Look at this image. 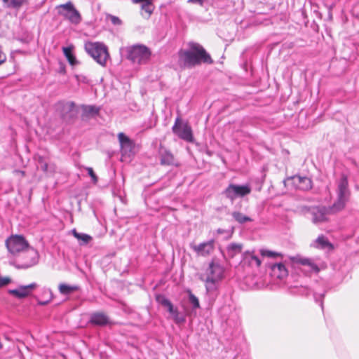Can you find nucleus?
Returning a JSON list of instances; mask_svg holds the SVG:
<instances>
[{
    "instance_id": "nucleus-3",
    "label": "nucleus",
    "mask_w": 359,
    "mask_h": 359,
    "mask_svg": "<svg viewBox=\"0 0 359 359\" xmlns=\"http://www.w3.org/2000/svg\"><path fill=\"white\" fill-rule=\"evenodd\" d=\"M121 54L123 57L132 61L135 65H143L150 60L151 53L146 46L137 44L122 48Z\"/></svg>"
},
{
    "instance_id": "nucleus-45",
    "label": "nucleus",
    "mask_w": 359,
    "mask_h": 359,
    "mask_svg": "<svg viewBox=\"0 0 359 359\" xmlns=\"http://www.w3.org/2000/svg\"><path fill=\"white\" fill-rule=\"evenodd\" d=\"M131 1L133 3V4H139V3H142L143 4L144 2L146 1V0H131Z\"/></svg>"
},
{
    "instance_id": "nucleus-26",
    "label": "nucleus",
    "mask_w": 359,
    "mask_h": 359,
    "mask_svg": "<svg viewBox=\"0 0 359 359\" xmlns=\"http://www.w3.org/2000/svg\"><path fill=\"white\" fill-rule=\"evenodd\" d=\"M156 301L161 304L162 306L167 308L168 311L171 315L175 312L177 308H175L172 302L166 297L162 295H158L156 297Z\"/></svg>"
},
{
    "instance_id": "nucleus-19",
    "label": "nucleus",
    "mask_w": 359,
    "mask_h": 359,
    "mask_svg": "<svg viewBox=\"0 0 359 359\" xmlns=\"http://www.w3.org/2000/svg\"><path fill=\"white\" fill-rule=\"evenodd\" d=\"M37 163V165L40 169L46 173H53L55 170V165L53 163H48V158L46 156L36 154L34 157Z\"/></svg>"
},
{
    "instance_id": "nucleus-18",
    "label": "nucleus",
    "mask_w": 359,
    "mask_h": 359,
    "mask_svg": "<svg viewBox=\"0 0 359 359\" xmlns=\"http://www.w3.org/2000/svg\"><path fill=\"white\" fill-rule=\"evenodd\" d=\"M292 179L296 188L299 190L309 191L312 188V180L309 177L294 175Z\"/></svg>"
},
{
    "instance_id": "nucleus-10",
    "label": "nucleus",
    "mask_w": 359,
    "mask_h": 359,
    "mask_svg": "<svg viewBox=\"0 0 359 359\" xmlns=\"http://www.w3.org/2000/svg\"><path fill=\"white\" fill-rule=\"evenodd\" d=\"M55 109L64 121H68L75 118L77 111L72 101L61 100L55 104Z\"/></svg>"
},
{
    "instance_id": "nucleus-39",
    "label": "nucleus",
    "mask_w": 359,
    "mask_h": 359,
    "mask_svg": "<svg viewBox=\"0 0 359 359\" xmlns=\"http://www.w3.org/2000/svg\"><path fill=\"white\" fill-rule=\"evenodd\" d=\"M106 20H110L111 24L116 26H119L122 25V20L118 17L113 15L111 14H107Z\"/></svg>"
},
{
    "instance_id": "nucleus-7",
    "label": "nucleus",
    "mask_w": 359,
    "mask_h": 359,
    "mask_svg": "<svg viewBox=\"0 0 359 359\" xmlns=\"http://www.w3.org/2000/svg\"><path fill=\"white\" fill-rule=\"evenodd\" d=\"M57 8L58 9V14L63 16L65 19L69 20L72 24L79 25L81 22V15L71 1L57 6Z\"/></svg>"
},
{
    "instance_id": "nucleus-1",
    "label": "nucleus",
    "mask_w": 359,
    "mask_h": 359,
    "mask_svg": "<svg viewBox=\"0 0 359 359\" xmlns=\"http://www.w3.org/2000/svg\"><path fill=\"white\" fill-rule=\"evenodd\" d=\"M178 56L181 62L189 67L214 64V60L210 54L201 44L197 42H189L187 48L179 50Z\"/></svg>"
},
{
    "instance_id": "nucleus-23",
    "label": "nucleus",
    "mask_w": 359,
    "mask_h": 359,
    "mask_svg": "<svg viewBox=\"0 0 359 359\" xmlns=\"http://www.w3.org/2000/svg\"><path fill=\"white\" fill-rule=\"evenodd\" d=\"M298 263H299L302 267L305 268L301 269V271H306L308 272L314 273H318L319 271L318 266L309 259H299Z\"/></svg>"
},
{
    "instance_id": "nucleus-46",
    "label": "nucleus",
    "mask_w": 359,
    "mask_h": 359,
    "mask_svg": "<svg viewBox=\"0 0 359 359\" xmlns=\"http://www.w3.org/2000/svg\"><path fill=\"white\" fill-rule=\"evenodd\" d=\"M153 126H153L151 123H150L149 126H144V128H146V129H149V128H151Z\"/></svg>"
},
{
    "instance_id": "nucleus-16",
    "label": "nucleus",
    "mask_w": 359,
    "mask_h": 359,
    "mask_svg": "<svg viewBox=\"0 0 359 359\" xmlns=\"http://www.w3.org/2000/svg\"><path fill=\"white\" fill-rule=\"evenodd\" d=\"M242 262L244 265L258 268L262 264V260L255 250H248L243 253Z\"/></svg>"
},
{
    "instance_id": "nucleus-27",
    "label": "nucleus",
    "mask_w": 359,
    "mask_h": 359,
    "mask_svg": "<svg viewBox=\"0 0 359 359\" xmlns=\"http://www.w3.org/2000/svg\"><path fill=\"white\" fill-rule=\"evenodd\" d=\"M72 49V46L64 47L62 48L63 53L65 57H67L69 65L72 66H75L79 65V63L76 60V57L74 56V55L73 54Z\"/></svg>"
},
{
    "instance_id": "nucleus-40",
    "label": "nucleus",
    "mask_w": 359,
    "mask_h": 359,
    "mask_svg": "<svg viewBox=\"0 0 359 359\" xmlns=\"http://www.w3.org/2000/svg\"><path fill=\"white\" fill-rule=\"evenodd\" d=\"M86 170L88 174L89 175V176L91 177L93 182L95 184L97 183L98 181V177L94 172L93 169L90 167H86Z\"/></svg>"
},
{
    "instance_id": "nucleus-34",
    "label": "nucleus",
    "mask_w": 359,
    "mask_h": 359,
    "mask_svg": "<svg viewBox=\"0 0 359 359\" xmlns=\"http://www.w3.org/2000/svg\"><path fill=\"white\" fill-rule=\"evenodd\" d=\"M171 316L176 324H182L186 321L185 316L183 314H180L177 309L175 310V312L172 313Z\"/></svg>"
},
{
    "instance_id": "nucleus-21",
    "label": "nucleus",
    "mask_w": 359,
    "mask_h": 359,
    "mask_svg": "<svg viewBox=\"0 0 359 359\" xmlns=\"http://www.w3.org/2000/svg\"><path fill=\"white\" fill-rule=\"evenodd\" d=\"M311 246L318 249L333 248L332 244L326 236L321 234L311 243Z\"/></svg>"
},
{
    "instance_id": "nucleus-5",
    "label": "nucleus",
    "mask_w": 359,
    "mask_h": 359,
    "mask_svg": "<svg viewBox=\"0 0 359 359\" xmlns=\"http://www.w3.org/2000/svg\"><path fill=\"white\" fill-rule=\"evenodd\" d=\"M86 51L100 65H106L109 57L107 46L100 42L88 41L84 46Z\"/></svg>"
},
{
    "instance_id": "nucleus-13",
    "label": "nucleus",
    "mask_w": 359,
    "mask_h": 359,
    "mask_svg": "<svg viewBox=\"0 0 359 359\" xmlns=\"http://www.w3.org/2000/svg\"><path fill=\"white\" fill-rule=\"evenodd\" d=\"M27 261L24 262H15L13 264L14 266L18 269H27L34 265L39 262V255L36 250L34 249H29L24 255Z\"/></svg>"
},
{
    "instance_id": "nucleus-28",
    "label": "nucleus",
    "mask_w": 359,
    "mask_h": 359,
    "mask_svg": "<svg viewBox=\"0 0 359 359\" xmlns=\"http://www.w3.org/2000/svg\"><path fill=\"white\" fill-rule=\"evenodd\" d=\"M8 292L19 299L25 298L29 295L25 285H20L16 289L10 290Z\"/></svg>"
},
{
    "instance_id": "nucleus-36",
    "label": "nucleus",
    "mask_w": 359,
    "mask_h": 359,
    "mask_svg": "<svg viewBox=\"0 0 359 359\" xmlns=\"http://www.w3.org/2000/svg\"><path fill=\"white\" fill-rule=\"evenodd\" d=\"M259 252L262 257H267L270 258L282 257V255L280 253L265 249H261L259 250Z\"/></svg>"
},
{
    "instance_id": "nucleus-33",
    "label": "nucleus",
    "mask_w": 359,
    "mask_h": 359,
    "mask_svg": "<svg viewBox=\"0 0 359 359\" xmlns=\"http://www.w3.org/2000/svg\"><path fill=\"white\" fill-rule=\"evenodd\" d=\"M72 233L74 236L80 241V245H86L92 240V237L90 236L86 233H79L76 229L72 230Z\"/></svg>"
},
{
    "instance_id": "nucleus-48",
    "label": "nucleus",
    "mask_w": 359,
    "mask_h": 359,
    "mask_svg": "<svg viewBox=\"0 0 359 359\" xmlns=\"http://www.w3.org/2000/svg\"><path fill=\"white\" fill-rule=\"evenodd\" d=\"M1 348H2V344H1V343L0 342V349H1Z\"/></svg>"
},
{
    "instance_id": "nucleus-14",
    "label": "nucleus",
    "mask_w": 359,
    "mask_h": 359,
    "mask_svg": "<svg viewBox=\"0 0 359 359\" xmlns=\"http://www.w3.org/2000/svg\"><path fill=\"white\" fill-rule=\"evenodd\" d=\"M118 141L121 146V152L123 156H131L134 152V142L124 133H120L118 135Z\"/></svg>"
},
{
    "instance_id": "nucleus-29",
    "label": "nucleus",
    "mask_w": 359,
    "mask_h": 359,
    "mask_svg": "<svg viewBox=\"0 0 359 359\" xmlns=\"http://www.w3.org/2000/svg\"><path fill=\"white\" fill-rule=\"evenodd\" d=\"M233 219L240 224L252 222V219L239 211H233L231 213Z\"/></svg>"
},
{
    "instance_id": "nucleus-6",
    "label": "nucleus",
    "mask_w": 359,
    "mask_h": 359,
    "mask_svg": "<svg viewBox=\"0 0 359 359\" xmlns=\"http://www.w3.org/2000/svg\"><path fill=\"white\" fill-rule=\"evenodd\" d=\"M250 184H229L222 192V195L233 203L236 198H243L251 193Z\"/></svg>"
},
{
    "instance_id": "nucleus-15",
    "label": "nucleus",
    "mask_w": 359,
    "mask_h": 359,
    "mask_svg": "<svg viewBox=\"0 0 359 359\" xmlns=\"http://www.w3.org/2000/svg\"><path fill=\"white\" fill-rule=\"evenodd\" d=\"M269 269V275L273 280H283L288 275V271L282 262L270 264Z\"/></svg>"
},
{
    "instance_id": "nucleus-38",
    "label": "nucleus",
    "mask_w": 359,
    "mask_h": 359,
    "mask_svg": "<svg viewBox=\"0 0 359 359\" xmlns=\"http://www.w3.org/2000/svg\"><path fill=\"white\" fill-rule=\"evenodd\" d=\"M325 293H326L325 290H323V292H318L317 291H315L313 292L314 299L316 303H318L320 304L322 309H323V298L325 295Z\"/></svg>"
},
{
    "instance_id": "nucleus-11",
    "label": "nucleus",
    "mask_w": 359,
    "mask_h": 359,
    "mask_svg": "<svg viewBox=\"0 0 359 359\" xmlns=\"http://www.w3.org/2000/svg\"><path fill=\"white\" fill-rule=\"evenodd\" d=\"M334 208H332V205L328 207L326 206H318L312 208L311 215L312 222L314 224L322 223L327 220V215L330 214H334L338 212Z\"/></svg>"
},
{
    "instance_id": "nucleus-8",
    "label": "nucleus",
    "mask_w": 359,
    "mask_h": 359,
    "mask_svg": "<svg viewBox=\"0 0 359 359\" xmlns=\"http://www.w3.org/2000/svg\"><path fill=\"white\" fill-rule=\"evenodd\" d=\"M172 133L179 138L187 142H194V137L191 126L187 123H182L180 116L175 118V123L172 127Z\"/></svg>"
},
{
    "instance_id": "nucleus-24",
    "label": "nucleus",
    "mask_w": 359,
    "mask_h": 359,
    "mask_svg": "<svg viewBox=\"0 0 359 359\" xmlns=\"http://www.w3.org/2000/svg\"><path fill=\"white\" fill-rule=\"evenodd\" d=\"M4 6L8 8L19 9L24 5L29 4L28 0H1Z\"/></svg>"
},
{
    "instance_id": "nucleus-35",
    "label": "nucleus",
    "mask_w": 359,
    "mask_h": 359,
    "mask_svg": "<svg viewBox=\"0 0 359 359\" xmlns=\"http://www.w3.org/2000/svg\"><path fill=\"white\" fill-rule=\"evenodd\" d=\"M154 0H146L142 4V9L147 12L149 15L153 13L154 6L153 5Z\"/></svg>"
},
{
    "instance_id": "nucleus-31",
    "label": "nucleus",
    "mask_w": 359,
    "mask_h": 359,
    "mask_svg": "<svg viewBox=\"0 0 359 359\" xmlns=\"http://www.w3.org/2000/svg\"><path fill=\"white\" fill-rule=\"evenodd\" d=\"M78 289L79 287L76 285H69L66 283H60L58 287L59 292L62 295H69Z\"/></svg>"
},
{
    "instance_id": "nucleus-43",
    "label": "nucleus",
    "mask_w": 359,
    "mask_h": 359,
    "mask_svg": "<svg viewBox=\"0 0 359 359\" xmlns=\"http://www.w3.org/2000/svg\"><path fill=\"white\" fill-rule=\"evenodd\" d=\"M27 290L29 291V294L32 292V290L35 289L37 287V284L35 283H32L29 285H25Z\"/></svg>"
},
{
    "instance_id": "nucleus-37",
    "label": "nucleus",
    "mask_w": 359,
    "mask_h": 359,
    "mask_svg": "<svg viewBox=\"0 0 359 359\" xmlns=\"http://www.w3.org/2000/svg\"><path fill=\"white\" fill-rule=\"evenodd\" d=\"M189 303L192 305L193 309H197L200 308L198 299L190 290H189Z\"/></svg>"
},
{
    "instance_id": "nucleus-41",
    "label": "nucleus",
    "mask_w": 359,
    "mask_h": 359,
    "mask_svg": "<svg viewBox=\"0 0 359 359\" xmlns=\"http://www.w3.org/2000/svg\"><path fill=\"white\" fill-rule=\"evenodd\" d=\"M11 282V280L9 278L0 277V287H4V286L8 285Z\"/></svg>"
},
{
    "instance_id": "nucleus-12",
    "label": "nucleus",
    "mask_w": 359,
    "mask_h": 359,
    "mask_svg": "<svg viewBox=\"0 0 359 359\" xmlns=\"http://www.w3.org/2000/svg\"><path fill=\"white\" fill-rule=\"evenodd\" d=\"M190 248L200 257H206L210 256L215 250V240L211 239L199 244H190Z\"/></svg>"
},
{
    "instance_id": "nucleus-17",
    "label": "nucleus",
    "mask_w": 359,
    "mask_h": 359,
    "mask_svg": "<svg viewBox=\"0 0 359 359\" xmlns=\"http://www.w3.org/2000/svg\"><path fill=\"white\" fill-rule=\"evenodd\" d=\"M158 154L160 156V161L161 165L175 166L178 165V163L175 162L174 155L172 154V152L162 145H160Z\"/></svg>"
},
{
    "instance_id": "nucleus-32",
    "label": "nucleus",
    "mask_w": 359,
    "mask_h": 359,
    "mask_svg": "<svg viewBox=\"0 0 359 359\" xmlns=\"http://www.w3.org/2000/svg\"><path fill=\"white\" fill-rule=\"evenodd\" d=\"M242 244L232 243L226 247V251L229 257H233L241 252Z\"/></svg>"
},
{
    "instance_id": "nucleus-2",
    "label": "nucleus",
    "mask_w": 359,
    "mask_h": 359,
    "mask_svg": "<svg viewBox=\"0 0 359 359\" xmlns=\"http://www.w3.org/2000/svg\"><path fill=\"white\" fill-rule=\"evenodd\" d=\"M205 278L201 280L205 283L206 292L208 294H216L219 283L224 276V268L218 262L212 259L205 272Z\"/></svg>"
},
{
    "instance_id": "nucleus-42",
    "label": "nucleus",
    "mask_w": 359,
    "mask_h": 359,
    "mask_svg": "<svg viewBox=\"0 0 359 359\" xmlns=\"http://www.w3.org/2000/svg\"><path fill=\"white\" fill-rule=\"evenodd\" d=\"M207 1L208 0H188L187 2L189 4H198L199 6H203Z\"/></svg>"
},
{
    "instance_id": "nucleus-47",
    "label": "nucleus",
    "mask_w": 359,
    "mask_h": 359,
    "mask_svg": "<svg viewBox=\"0 0 359 359\" xmlns=\"http://www.w3.org/2000/svg\"><path fill=\"white\" fill-rule=\"evenodd\" d=\"M65 70H66V69H65V68L60 69V73L65 74Z\"/></svg>"
},
{
    "instance_id": "nucleus-22",
    "label": "nucleus",
    "mask_w": 359,
    "mask_h": 359,
    "mask_svg": "<svg viewBox=\"0 0 359 359\" xmlns=\"http://www.w3.org/2000/svg\"><path fill=\"white\" fill-rule=\"evenodd\" d=\"M82 109V117L83 118H89L93 117L99 114L100 107H97L95 105H81Z\"/></svg>"
},
{
    "instance_id": "nucleus-20",
    "label": "nucleus",
    "mask_w": 359,
    "mask_h": 359,
    "mask_svg": "<svg viewBox=\"0 0 359 359\" xmlns=\"http://www.w3.org/2000/svg\"><path fill=\"white\" fill-rule=\"evenodd\" d=\"M89 323L94 325L104 326L109 323V319L102 312H95L90 314Z\"/></svg>"
},
{
    "instance_id": "nucleus-30",
    "label": "nucleus",
    "mask_w": 359,
    "mask_h": 359,
    "mask_svg": "<svg viewBox=\"0 0 359 359\" xmlns=\"http://www.w3.org/2000/svg\"><path fill=\"white\" fill-rule=\"evenodd\" d=\"M43 299H39L38 304L42 306L48 304L53 299V294L50 289L43 288L42 290Z\"/></svg>"
},
{
    "instance_id": "nucleus-4",
    "label": "nucleus",
    "mask_w": 359,
    "mask_h": 359,
    "mask_svg": "<svg viewBox=\"0 0 359 359\" xmlns=\"http://www.w3.org/2000/svg\"><path fill=\"white\" fill-rule=\"evenodd\" d=\"M337 200L332 204V208L337 211H341L346 207L351 197V191L348 188V177L342 174L337 182Z\"/></svg>"
},
{
    "instance_id": "nucleus-9",
    "label": "nucleus",
    "mask_w": 359,
    "mask_h": 359,
    "mask_svg": "<svg viewBox=\"0 0 359 359\" xmlns=\"http://www.w3.org/2000/svg\"><path fill=\"white\" fill-rule=\"evenodd\" d=\"M6 246L8 252L15 255L29 248V243L22 235H12L6 240Z\"/></svg>"
},
{
    "instance_id": "nucleus-25",
    "label": "nucleus",
    "mask_w": 359,
    "mask_h": 359,
    "mask_svg": "<svg viewBox=\"0 0 359 359\" xmlns=\"http://www.w3.org/2000/svg\"><path fill=\"white\" fill-rule=\"evenodd\" d=\"M156 301L161 304L162 306L167 308L168 311L171 315L175 312L177 308H175L172 302L166 297L162 295H158L156 297Z\"/></svg>"
},
{
    "instance_id": "nucleus-44",
    "label": "nucleus",
    "mask_w": 359,
    "mask_h": 359,
    "mask_svg": "<svg viewBox=\"0 0 359 359\" xmlns=\"http://www.w3.org/2000/svg\"><path fill=\"white\" fill-rule=\"evenodd\" d=\"M228 233V231L224 230V229H220V228L217 229V234H222V233Z\"/></svg>"
}]
</instances>
